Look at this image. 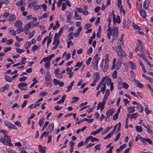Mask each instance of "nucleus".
<instances>
[{
  "mask_svg": "<svg viewBox=\"0 0 153 153\" xmlns=\"http://www.w3.org/2000/svg\"><path fill=\"white\" fill-rule=\"evenodd\" d=\"M0 141L4 145H8L9 146L13 145L11 143L10 137L7 135H5L3 136H1L0 139Z\"/></svg>",
  "mask_w": 153,
  "mask_h": 153,
  "instance_id": "obj_1",
  "label": "nucleus"
},
{
  "mask_svg": "<svg viewBox=\"0 0 153 153\" xmlns=\"http://www.w3.org/2000/svg\"><path fill=\"white\" fill-rule=\"evenodd\" d=\"M116 51L117 55L120 58H123V57H126V54L121 48V45H119L117 46Z\"/></svg>",
  "mask_w": 153,
  "mask_h": 153,
  "instance_id": "obj_2",
  "label": "nucleus"
},
{
  "mask_svg": "<svg viewBox=\"0 0 153 153\" xmlns=\"http://www.w3.org/2000/svg\"><path fill=\"white\" fill-rule=\"evenodd\" d=\"M137 137L144 144L146 143L145 142H148L149 144H152V141L148 138H144L139 134L138 135Z\"/></svg>",
  "mask_w": 153,
  "mask_h": 153,
  "instance_id": "obj_3",
  "label": "nucleus"
},
{
  "mask_svg": "<svg viewBox=\"0 0 153 153\" xmlns=\"http://www.w3.org/2000/svg\"><path fill=\"white\" fill-rule=\"evenodd\" d=\"M137 137L144 144L146 143L145 142H148L149 144H152V141L148 138H144L139 134L138 135Z\"/></svg>",
  "mask_w": 153,
  "mask_h": 153,
  "instance_id": "obj_4",
  "label": "nucleus"
},
{
  "mask_svg": "<svg viewBox=\"0 0 153 153\" xmlns=\"http://www.w3.org/2000/svg\"><path fill=\"white\" fill-rule=\"evenodd\" d=\"M118 27H116L112 29L113 40H116L117 37L118 33Z\"/></svg>",
  "mask_w": 153,
  "mask_h": 153,
  "instance_id": "obj_5",
  "label": "nucleus"
},
{
  "mask_svg": "<svg viewBox=\"0 0 153 153\" xmlns=\"http://www.w3.org/2000/svg\"><path fill=\"white\" fill-rule=\"evenodd\" d=\"M35 24H33L32 22H30L29 23L26 25L24 27L25 30L28 31L30 28H32L33 27L35 26Z\"/></svg>",
  "mask_w": 153,
  "mask_h": 153,
  "instance_id": "obj_6",
  "label": "nucleus"
},
{
  "mask_svg": "<svg viewBox=\"0 0 153 153\" xmlns=\"http://www.w3.org/2000/svg\"><path fill=\"white\" fill-rule=\"evenodd\" d=\"M5 125L9 128L14 129H17V127L14 125L11 124L8 121L5 120L4 121Z\"/></svg>",
  "mask_w": 153,
  "mask_h": 153,
  "instance_id": "obj_7",
  "label": "nucleus"
},
{
  "mask_svg": "<svg viewBox=\"0 0 153 153\" xmlns=\"http://www.w3.org/2000/svg\"><path fill=\"white\" fill-rule=\"evenodd\" d=\"M114 112L115 109L113 108H112L108 110L106 113L107 117L108 118L110 116H112Z\"/></svg>",
  "mask_w": 153,
  "mask_h": 153,
  "instance_id": "obj_8",
  "label": "nucleus"
},
{
  "mask_svg": "<svg viewBox=\"0 0 153 153\" xmlns=\"http://www.w3.org/2000/svg\"><path fill=\"white\" fill-rule=\"evenodd\" d=\"M51 77L49 71H47L45 74V82H47L48 81H51Z\"/></svg>",
  "mask_w": 153,
  "mask_h": 153,
  "instance_id": "obj_9",
  "label": "nucleus"
},
{
  "mask_svg": "<svg viewBox=\"0 0 153 153\" xmlns=\"http://www.w3.org/2000/svg\"><path fill=\"white\" fill-rule=\"evenodd\" d=\"M66 71H67V74L69 75V78H71L74 73V72H72L71 68L68 67L66 69Z\"/></svg>",
  "mask_w": 153,
  "mask_h": 153,
  "instance_id": "obj_10",
  "label": "nucleus"
},
{
  "mask_svg": "<svg viewBox=\"0 0 153 153\" xmlns=\"http://www.w3.org/2000/svg\"><path fill=\"white\" fill-rule=\"evenodd\" d=\"M46 148L45 146L42 147L40 145H38L39 151L41 153H45Z\"/></svg>",
  "mask_w": 153,
  "mask_h": 153,
  "instance_id": "obj_11",
  "label": "nucleus"
},
{
  "mask_svg": "<svg viewBox=\"0 0 153 153\" xmlns=\"http://www.w3.org/2000/svg\"><path fill=\"white\" fill-rule=\"evenodd\" d=\"M8 20L10 21H13L16 19V17L13 14H9L8 16Z\"/></svg>",
  "mask_w": 153,
  "mask_h": 153,
  "instance_id": "obj_12",
  "label": "nucleus"
},
{
  "mask_svg": "<svg viewBox=\"0 0 153 153\" xmlns=\"http://www.w3.org/2000/svg\"><path fill=\"white\" fill-rule=\"evenodd\" d=\"M8 32L9 34L13 36L16 35V31L12 28H8Z\"/></svg>",
  "mask_w": 153,
  "mask_h": 153,
  "instance_id": "obj_13",
  "label": "nucleus"
},
{
  "mask_svg": "<svg viewBox=\"0 0 153 153\" xmlns=\"http://www.w3.org/2000/svg\"><path fill=\"white\" fill-rule=\"evenodd\" d=\"M66 16L67 17V22H69L71 18V13L69 12H67Z\"/></svg>",
  "mask_w": 153,
  "mask_h": 153,
  "instance_id": "obj_14",
  "label": "nucleus"
},
{
  "mask_svg": "<svg viewBox=\"0 0 153 153\" xmlns=\"http://www.w3.org/2000/svg\"><path fill=\"white\" fill-rule=\"evenodd\" d=\"M138 116V114L137 113H135L130 114H128V117L131 118H134L135 119Z\"/></svg>",
  "mask_w": 153,
  "mask_h": 153,
  "instance_id": "obj_15",
  "label": "nucleus"
},
{
  "mask_svg": "<svg viewBox=\"0 0 153 153\" xmlns=\"http://www.w3.org/2000/svg\"><path fill=\"white\" fill-rule=\"evenodd\" d=\"M22 22L20 20H19L15 22V26L16 27H22Z\"/></svg>",
  "mask_w": 153,
  "mask_h": 153,
  "instance_id": "obj_16",
  "label": "nucleus"
},
{
  "mask_svg": "<svg viewBox=\"0 0 153 153\" xmlns=\"http://www.w3.org/2000/svg\"><path fill=\"white\" fill-rule=\"evenodd\" d=\"M134 82L138 87L140 88H143V85L139 81L137 80H135Z\"/></svg>",
  "mask_w": 153,
  "mask_h": 153,
  "instance_id": "obj_17",
  "label": "nucleus"
},
{
  "mask_svg": "<svg viewBox=\"0 0 153 153\" xmlns=\"http://www.w3.org/2000/svg\"><path fill=\"white\" fill-rule=\"evenodd\" d=\"M105 104V102H100L99 103L97 106V110L99 109L100 108L104 107Z\"/></svg>",
  "mask_w": 153,
  "mask_h": 153,
  "instance_id": "obj_18",
  "label": "nucleus"
},
{
  "mask_svg": "<svg viewBox=\"0 0 153 153\" xmlns=\"http://www.w3.org/2000/svg\"><path fill=\"white\" fill-rule=\"evenodd\" d=\"M74 82V81H73L71 83L70 85L68 86V88L66 90L67 92H69L70 91L73 85Z\"/></svg>",
  "mask_w": 153,
  "mask_h": 153,
  "instance_id": "obj_19",
  "label": "nucleus"
},
{
  "mask_svg": "<svg viewBox=\"0 0 153 153\" xmlns=\"http://www.w3.org/2000/svg\"><path fill=\"white\" fill-rule=\"evenodd\" d=\"M137 108L139 111L140 112H142L143 110V107L140 103H138Z\"/></svg>",
  "mask_w": 153,
  "mask_h": 153,
  "instance_id": "obj_20",
  "label": "nucleus"
},
{
  "mask_svg": "<svg viewBox=\"0 0 153 153\" xmlns=\"http://www.w3.org/2000/svg\"><path fill=\"white\" fill-rule=\"evenodd\" d=\"M75 15L74 17L76 20H81L82 19V18L80 15H78L76 11H74Z\"/></svg>",
  "mask_w": 153,
  "mask_h": 153,
  "instance_id": "obj_21",
  "label": "nucleus"
},
{
  "mask_svg": "<svg viewBox=\"0 0 153 153\" xmlns=\"http://www.w3.org/2000/svg\"><path fill=\"white\" fill-rule=\"evenodd\" d=\"M149 6V3L148 1L146 0L143 4V7L145 9H147Z\"/></svg>",
  "mask_w": 153,
  "mask_h": 153,
  "instance_id": "obj_22",
  "label": "nucleus"
},
{
  "mask_svg": "<svg viewBox=\"0 0 153 153\" xmlns=\"http://www.w3.org/2000/svg\"><path fill=\"white\" fill-rule=\"evenodd\" d=\"M53 126L51 124H49L47 128V130L48 132H51L53 130Z\"/></svg>",
  "mask_w": 153,
  "mask_h": 153,
  "instance_id": "obj_23",
  "label": "nucleus"
},
{
  "mask_svg": "<svg viewBox=\"0 0 153 153\" xmlns=\"http://www.w3.org/2000/svg\"><path fill=\"white\" fill-rule=\"evenodd\" d=\"M127 109L129 113H133L135 111L134 107H129L127 108Z\"/></svg>",
  "mask_w": 153,
  "mask_h": 153,
  "instance_id": "obj_24",
  "label": "nucleus"
},
{
  "mask_svg": "<svg viewBox=\"0 0 153 153\" xmlns=\"http://www.w3.org/2000/svg\"><path fill=\"white\" fill-rule=\"evenodd\" d=\"M141 15L144 18H145L146 16V14L145 11L143 9H142L141 11L139 12Z\"/></svg>",
  "mask_w": 153,
  "mask_h": 153,
  "instance_id": "obj_25",
  "label": "nucleus"
},
{
  "mask_svg": "<svg viewBox=\"0 0 153 153\" xmlns=\"http://www.w3.org/2000/svg\"><path fill=\"white\" fill-rule=\"evenodd\" d=\"M129 64L130 65L131 68L132 70L136 69V68L135 65L133 64L131 61H129Z\"/></svg>",
  "mask_w": 153,
  "mask_h": 153,
  "instance_id": "obj_26",
  "label": "nucleus"
},
{
  "mask_svg": "<svg viewBox=\"0 0 153 153\" xmlns=\"http://www.w3.org/2000/svg\"><path fill=\"white\" fill-rule=\"evenodd\" d=\"M108 63H107V61H106L105 62V65H104V68L103 69V71L104 72H106L107 71V69L108 67Z\"/></svg>",
  "mask_w": 153,
  "mask_h": 153,
  "instance_id": "obj_27",
  "label": "nucleus"
},
{
  "mask_svg": "<svg viewBox=\"0 0 153 153\" xmlns=\"http://www.w3.org/2000/svg\"><path fill=\"white\" fill-rule=\"evenodd\" d=\"M100 59V58L98 57L97 59H93V60L92 62V64H97L98 63L99 60Z\"/></svg>",
  "mask_w": 153,
  "mask_h": 153,
  "instance_id": "obj_28",
  "label": "nucleus"
},
{
  "mask_svg": "<svg viewBox=\"0 0 153 153\" xmlns=\"http://www.w3.org/2000/svg\"><path fill=\"white\" fill-rule=\"evenodd\" d=\"M31 43L30 42H26L25 45V48L27 49H28L30 46Z\"/></svg>",
  "mask_w": 153,
  "mask_h": 153,
  "instance_id": "obj_29",
  "label": "nucleus"
},
{
  "mask_svg": "<svg viewBox=\"0 0 153 153\" xmlns=\"http://www.w3.org/2000/svg\"><path fill=\"white\" fill-rule=\"evenodd\" d=\"M5 79L6 81L10 82H11L12 80V78L8 76H5Z\"/></svg>",
  "mask_w": 153,
  "mask_h": 153,
  "instance_id": "obj_30",
  "label": "nucleus"
},
{
  "mask_svg": "<svg viewBox=\"0 0 153 153\" xmlns=\"http://www.w3.org/2000/svg\"><path fill=\"white\" fill-rule=\"evenodd\" d=\"M50 62H49V61H48L45 65V67L48 70L50 68Z\"/></svg>",
  "mask_w": 153,
  "mask_h": 153,
  "instance_id": "obj_31",
  "label": "nucleus"
},
{
  "mask_svg": "<svg viewBox=\"0 0 153 153\" xmlns=\"http://www.w3.org/2000/svg\"><path fill=\"white\" fill-rule=\"evenodd\" d=\"M53 45H56L58 46V45H59V39L58 38L56 39V40L53 39Z\"/></svg>",
  "mask_w": 153,
  "mask_h": 153,
  "instance_id": "obj_32",
  "label": "nucleus"
},
{
  "mask_svg": "<svg viewBox=\"0 0 153 153\" xmlns=\"http://www.w3.org/2000/svg\"><path fill=\"white\" fill-rule=\"evenodd\" d=\"M94 74L96 75V76L94 80H95L97 82L100 79L99 73L98 72H96Z\"/></svg>",
  "mask_w": 153,
  "mask_h": 153,
  "instance_id": "obj_33",
  "label": "nucleus"
},
{
  "mask_svg": "<svg viewBox=\"0 0 153 153\" xmlns=\"http://www.w3.org/2000/svg\"><path fill=\"white\" fill-rule=\"evenodd\" d=\"M45 120V118L44 117H43L42 119L39 120V125L40 126H41L43 124L44 122V120Z\"/></svg>",
  "mask_w": 153,
  "mask_h": 153,
  "instance_id": "obj_34",
  "label": "nucleus"
},
{
  "mask_svg": "<svg viewBox=\"0 0 153 153\" xmlns=\"http://www.w3.org/2000/svg\"><path fill=\"white\" fill-rule=\"evenodd\" d=\"M72 99L74 100H72L71 101V103H73L77 101H78V100L79 99V97H74L72 98Z\"/></svg>",
  "mask_w": 153,
  "mask_h": 153,
  "instance_id": "obj_35",
  "label": "nucleus"
},
{
  "mask_svg": "<svg viewBox=\"0 0 153 153\" xmlns=\"http://www.w3.org/2000/svg\"><path fill=\"white\" fill-rule=\"evenodd\" d=\"M112 126L110 127H107L102 132V134H103L107 133V132L110 129L112 128Z\"/></svg>",
  "mask_w": 153,
  "mask_h": 153,
  "instance_id": "obj_36",
  "label": "nucleus"
},
{
  "mask_svg": "<svg viewBox=\"0 0 153 153\" xmlns=\"http://www.w3.org/2000/svg\"><path fill=\"white\" fill-rule=\"evenodd\" d=\"M16 31L18 34H19L20 32H22L23 31V27H18L16 30Z\"/></svg>",
  "mask_w": 153,
  "mask_h": 153,
  "instance_id": "obj_37",
  "label": "nucleus"
},
{
  "mask_svg": "<svg viewBox=\"0 0 153 153\" xmlns=\"http://www.w3.org/2000/svg\"><path fill=\"white\" fill-rule=\"evenodd\" d=\"M90 139H91V141L93 142L94 141H98V139L95 137H93L92 136H90Z\"/></svg>",
  "mask_w": 153,
  "mask_h": 153,
  "instance_id": "obj_38",
  "label": "nucleus"
},
{
  "mask_svg": "<svg viewBox=\"0 0 153 153\" xmlns=\"http://www.w3.org/2000/svg\"><path fill=\"white\" fill-rule=\"evenodd\" d=\"M135 128L136 131H137L141 132L142 131V129L141 126H137L135 127Z\"/></svg>",
  "mask_w": 153,
  "mask_h": 153,
  "instance_id": "obj_39",
  "label": "nucleus"
},
{
  "mask_svg": "<svg viewBox=\"0 0 153 153\" xmlns=\"http://www.w3.org/2000/svg\"><path fill=\"white\" fill-rule=\"evenodd\" d=\"M27 85V84L26 83H20L18 85V86L19 87H22L24 86L25 87Z\"/></svg>",
  "mask_w": 153,
  "mask_h": 153,
  "instance_id": "obj_40",
  "label": "nucleus"
},
{
  "mask_svg": "<svg viewBox=\"0 0 153 153\" xmlns=\"http://www.w3.org/2000/svg\"><path fill=\"white\" fill-rule=\"evenodd\" d=\"M122 86L123 87L126 89H127V88L129 87L128 84L125 82H123V83Z\"/></svg>",
  "mask_w": 153,
  "mask_h": 153,
  "instance_id": "obj_41",
  "label": "nucleus"
},
{
  "mask_svg": "<svg viewBox=\"0 0 153 153\" xmlns=\"http://www.w3.org/2000/svg\"><path fill=\"white\" fill-rule=\"evenodd\" d=\"M23 0H22L16 2V5L18 6H20L23 4Z\"/></svg>",
  "mask_w": 153,
  "mask_h": 153,
  "instance_id": "obj_42",
  "label": "nucleus"
},
{
  "mask_svg": "<svg viewBox=\"0 0 153 153\" xmlns=\"http://www.w3.org/2000/svg\"><path fill=\"white\" fill-rule=\"evenodd\" d=\"M16 51L18 53H22L24 52L25 51L23 49H21L19 48H16Z\"/></svg>",
  "mask_w": 153,
  "mask_h": 153,
  "instance_id": "obj_43",
  "label": "nucleus"
},
{
  "mask_svg": "<svg viewBox=\"0 0 153 153\" xmlns=\"http://www.w3.org/2000/svg\"><path fill=\"white\" fill-rule=\"evenodd\" d=\"M59 80L56 79H54L53 80V82L55 85H57L59 84Z\"/></svg>",
  "mask_w": 153,
  "mask_h": 153,
  "instance_id": "obj_44",
  "label": "nucleus"
},
{
  "mask_svg": "<svg viewBox=\"0 0 153 153\" xmlns=\"http://www.w3.org/2000/svg\"><path fill=\"white\" fill-rule=\"evenodd\" d=\"M121 65V61L119 59H118V61L117 62L116 65L117 66L118 68H119Z\"/></svg>",
  "mask_w": 153,
  "mask_h": 153,
  "instance_id": "obj_45",
  "label": "nucleus"
},
{
  "mask_svg": "<svg viewBox=\"0 0 153 153\" xmlns=\"http://www.w3.org/2000/svg\"><path fill=\"white\" fill-rule=\"evenodd\" d=\"M73 32L69 33L68 34V39H72L73 38Z\"/></svg>",
  "mask_w": 153,
  "mask_h": 153,
  "instance_id": "obj_46",
  "label": "nucleus"
},
{
  "mask_svg": "<svg viewBox=\"0 0 153 153\" xmlns=\"http://www.w3.org/2000/svg\"><path fill=\"white\" fill-rule=\"evenodd\" d=\"M145 109V111H146V113L147 114H149L150 113V111L148 109V105H146Z\"/></svg>",
  "mask_w": 153,
  "mask_h": 153,
  "instance_id": "obj_47",
  "label": "nucleus"
},
{
  "mask_svg": "<svg viewBox=\"0 0 153 153\" xmlns=\"http://www.w3.org/2000/svg\"><path fill=\"white\" fill-rule=\"evenodd\" d=\"M117 72L116 71H114L112 74V76L114 79H116L117 78Z\"/></svg>",
  "mask_w": 153,
  "mask_h": 153,
  "instance_id": "obj_48",
  "label": "nucleus"
},
{
  "mask_svg": "<svg viewBox=\"0 0 153 153\" xmlns=\"http://www.w3.org/2000/svg\"><path fill=\"white\" fill-rule=\"evenodd\" d=\"M118 113H116L114 115L113 117V120H116L118 118Z\"/></svg>",
  "mask_w": 153,
  "mask_h": 153,
  "instance_id": "obj_49",
  "label": "nucleus"
},
{
  "mask_svg": "<svg viewBox=\"0 0 153 153\" xmlns=\"http://www.w3.org/2000/svg\"><path fill=\"white\" fill-rule=\"evenodd\" d=\"M82 63L83 62H78L76 63V65L74 66V67H79V68L80 66H81Z\"/></svg>",
  "mask_w": 153,
  "mask_h": 153,
  "instance_id": "obj_50",
  "label": "nucleus"
},
{
  "mask_svg": "<svg viewBox=\"0 0 153 153\" xmlns=\"http://www.w3.org/2000/svg\"><path fill=\"white\" fill-rule=\"evenodd\" d=\"M111 78H107V85H109L111 84V83H113V82H111Z\"/></svg>",
  "mask_w": 153,
  "mask_h": 153,
  "instance_id": "obj_51",
  "label": "nucleus"
},
{
  "mask_svg": "<svg viewBox=\"0 0 153 153\" xmlns=\"http://www.w3.org/2000/svg\"><path fill=\"white\" fill-rule=\"evenodd\" d=\"M54 56H55V54H51V55H50V56H48L47 57L48 59L49 60L48 61H50L51 59L53 57H54Z\"/></svg>",
  "mask_w": 153,
  "mask_h": 153,
  "instance_id": "obj_52",
  "label": "nucleus"
},
{
  "mask_svg": "<svg viewBox=\"0 0 153 153\" xmlns=\"http://www.w3.org/2000/svg\"><path fill=\"white\" fill-rule=\"evenodd\" d=\"M13 42V40L11 39L7 40L6 41V44L7 45H10Z\"/></svg>",
  "mask_w": 153,
  "mask_h": 153,
  "instance_id": "obj_53",
  "label": "nucleus"
},
{
  "mask_svg": "<svg viewBox=\"0 0 153 153\" xmlns=\"http://www.w3.org/2000/svg\"><path fill=\"white\" fill-rule=\"evenodd\" d=\"M26 59V58L25 57L22 58L21 59V65L24 64L25 63V61Z\"/></svg>",
  "mask_w": 153,
  "mask_h": 153,
  "instance_id": "obj_54",
  "label": "nucleus"
},
{
  "mask_svg": "<svg viewBox=\"0 0 153 153\" xmlns=\"http://www.w3.org/2000/svg\"><path fill=\"white\" fill-rule=\"evenodd\" d=\"M35 31L33 30L32 32H30L29 34V39L31 38L34 35L35 33Z\"/></svg>",
  "mask_w": 153,
  "mask_h": 153,
  "instance_id": "obj_55",
  "label": "nucleus"
},
{
  "mask_svg": "<svg viewBox=\"0 0 153 153\" xmlns=\"http://www.w3.org/2000/svg\"><path fill=\"white\" fill-rule=\"evenodd\" d=\"M66 5L65 2H63L62 4V11L64 10L66 8Z\"/></svg>",
  "mask_w": 153,
  "mask_h": 153,
  "instance_id": "obj_56",
  "label": "nucleus"
},
{
  "mask_svg": "<svg viewBox=\"0 0 153 153\" xmlns=\"http://www.w3.org/2000/svg\"><path fill=\"white\" fill-rule=\"evenodd\" d=\"M4 52H7L8 51H10L11 50V47H9L8 48L5 47L4 48Z\"/></svg>",
  "mask_w": 153,
  "mask_h": 153,
  "instance_id": "obj_57",
  "label": "nucleus"
},
{
  "mask_svg": "<svg viewBox=\"0 0 153 153\" xmlns=\"http://www.w3.org/2000/svg\"><path fill=\"white\" fill-rule=\"evenodd\" d=\"M61 35H59V34L57 33H56L55 35V36L54 37V38L53 39H54V40L55 39L56 40V39H59V38Z\"/></svg>",
  "mask_w": 153,
  "mask_h": 153,
  "instance_id": "obj_58",
  "label": "nucleus"
},
{
  "mask_svg": "<svg viewBox=\"0 0 153 153\" xmlns=\"http://www.w3.org/2000/svg\"><path fill=\"white\" fill-rule=\"evenodd\" d=\"M92 51H93L92 48L91 47H90L87 51V54L88 55H89L92 53Z\"/></svg>",
  "mask_w": 153,
  "mask_h": 153,
  "instance_id": "obj_59",
  "label": "nucleus"
},
{
  "mask_svg": "<svg viewBox=\"0 0 153 153\" xmlns=\"http://www.w3.org/2000/svg\"><path fill=\"white\" fill-rule=\"evenodd\" d=\"M132 25L133 27L135 29H139L140 28L139 26L135 24L134 22L133 23Z\"/></svg>",
  "mask_w": 153,
  "mask_h": 153,
  "instance_id": "obj_60",
  "label": "nucleus"
},
{
  "mask_svg": "<svg viewBox=\"0 0 153 153\" xmlns=\"http://www.w3.org/2000/svg\"><path fill=\"white\" fill-rule=\"evenodd\" d=\"M27 79V78L26 76H23L20 77L19 79V80L20 82H22V81H25Z\"/></svg>",
  "mask_w": 153,
  "mask_h": 153,
  "instance_id": "obj_61",
  "label": "nucleus"
},
{
  "mask_svg": "<svg viewBox=\"0 0 153 153\" xmlns=\"http://www.w3.org/2000/svg\"><path fill=\"white\" fill-rule=\"evenodd\" d=\"M42 7L43 10L44 11H45L47 10V5L45 4H42Z\"/></svg>",
  "mask_w": 153,
  "mask_h": 153,
  "instance_id": "obj_62",
  "label": "nucleus"
},
{
  "mask_svg": "<svg viewBox=\"0 0 153 153\" xmlns=\"http://www.w3.org/2000/svg\"><path fill=\"white\" fill-rule=\"evenodd\" d=\"M122 81L121 78L120 77H118L117 79V83L119 85H121Z\"/></svg>",
  "mask_w": 153,
  "mask_h": 153,
  "instance_id": "obj_63",
  "label": "nucleus"
},
{
  "mask_svg": "<svg viewBox=\"0 0 153 153\" xmlns=\"http://www.w3.org/2000/svg\"><path fill=\"white\" fill-rule=\"evenodd\" d=\"M39 47H38L36 45H34L32 47V50L33 51H36L37 48H39Z\"/></svg>",
  "mask_w": 153,
  "mask_h": 153,
  "instance_id": "obj_64",
  "label": "nucleus"
}]
</instances>
